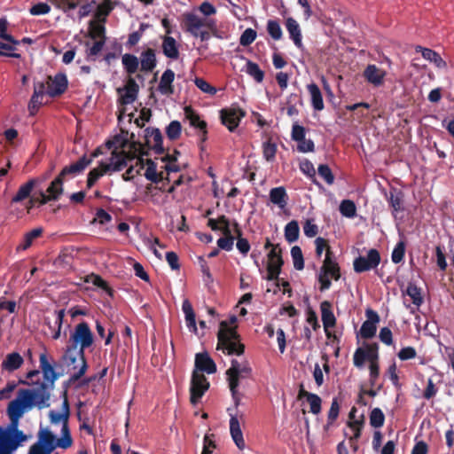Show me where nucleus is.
I'll list each match as a JSON object with an SVG mask.
<instances>
[{"mask_svg": "<svg viewBox=\"0 0 454 454\" xmlns=\"http://www.w3.org/2000/svg\"><path fill=\"white\" fill-rule=\"evenodd\" d=\"M94 342V335L87 322L82 321L77 324L74 332L70 334L68 345L74 348L79 349L81 367L71 375L69 381L75 382L80 380L88 369V364L85 357V349L90 348Z\"/></svg>", "mask_w": 454, "mask_h": 454, "instance_id": "nucleus-2", "label": "nucleus"}, {"mask_svg": "<svg viewBox=\"0 0 454 454\" xmlns=\"http://www.w3.org/2000/svg\"><path fill=\"white\" fill-rule=\"evenodd\" d=\"M184 23L187 32L192 35L197 36V33L203 27L209 29L215 28V22L207 18H200L194 13L188 12L184 15Z\"/></svg>", "mask_w": 454, "mask_h": 454, "instance_id": "nucleus-11", "label": "nucleus"}, {"mask_svg": "<svg viewBox=\"0 0 454 454\" xmlns=\"http://www.w3.org/2000/svg\"><path fill=\"white\" fill-rule=\"evenodd\" d=\"M89 35L92 39L106 41V27L96 20H90L89 24Z\"/></svg>", "mask_w": 454, "mask_h": 454, "instance_id": "nucleus-39", "label": "nucleus"}, {"mask_svg": "<svg viewBox=\"0 0 454 454\" xmlns=\"http://www.w3.org/2000/svg\"><path fill=\"white\" fill-rule=\"evenodd\" d=\"M185 114H187V118L190 121V124L192 127L198 129L199 131L207 129V122L205 121L200 120L199 114L192 111H189L188 108L185 109Z\"/></svg>", "mask_w": 454, "mask_h": 454, "instance_id": "nucleus-57", "label": "nucleus"}, {"mask_svg": "<svg viewBox=\"0 0 454 454\" xmlns=\"http://www.w3.org/2000/svg\"><path fill=\"white\" fill-rule=\"evenodd\" d=\"M121 63L125 72L130 76L134 74L139 68V59L137 56L125 53L121 57Z\"/></svg>", "mask_w": 454, "mask_h": 454, "instance_id": "nucleus-37", "label": "nucleus"}, {"mask_svg": "<svg viewBox=\"0 0 454 454\" xmlns=\"http://www.w3.org/2000/svg\"><path fill=\"white\" fill-rule=\"evenodd\" d=\"M340 413V403L337 398H333L331 403L330 410L327 414V423L325 426V429L328 430L329 427L332 426L338 419Z\"/></svg>", "mask_w": 454, "mask_h": 454, "instance_id": "nucleus-49", "label": "nucleus"}, {"mask_svg": "<svg viewBox=\"0 0 454 454\" xmlns=\"http://www.w3.org/2000/svg\"><path fill=\"white\" fill-rule=\"evenodd\" d=\"M50 393L47 386L40 383L34 388H20L15 399L7 406V415L10 423L6 427L0 426V451L4 454H13L27 435L19 429L20 419L26 411L36 407L39 410L50 406Z\"/></svg>", "mask_w": 454, "mask_h": 454, "instance_id": "nucleus-1", "label": "nucleus"}, {"mask_svg": "<svg viewBox=\"0 0 454 454\" xmlns=\"http://www.w3.org/2000/svg\"><path fill=\"white\" fill-rule=\"evenodd\" d=\"M237 317L232 315L229 321H222L217 333V349L227 355L240 356L245 351V346L240 342V336L237 332Z\"/></svg>", "mask_w": 454, "mask_h": 454, "instance_id": "nucleus-3", "label": "nucleus"}, {"mask_svg": "<svg viewBox=\"0 0 454 454\" xmlns=\"http://www.w3.org/2000/svg\"><path fill=\"white\" fill-rule=\"evenodd\" d=\"M195 367L200 372L212 374L216 372V365L207 353H198L195 356Z\"/></svg>", "mask_w": 454, "mask_h": 454, "instance_id": "nucleus-25", "label": "nucleus"}, {"mask_svg": "<svg viewBox=\"0 0 454 454\" xmlns=\"http://www.w3.org/2000/svg\"><path fill=\"white\" fill-rule=\"evenodd\" d=\"M127 167V156L124 153H114L109 162L101 161L98 168H94L88 173L87 188L90 189L98 180L108 172L121 171Z\"/></svg>", "mask_w": 454, "mask_h": 454, "instance_id": "nucleus-4", "label": "nucleus"}, {"mask_svg": "<svg viewBox=\"0 0 454 454\" xmlns=\"http://www.w3.org/2000/svg\"><path fill=\"white\" fill-rule=\"evenodd\" d=\"M138 59L140 64V70L142 72H153L157 66L155 51L152 48H147L146 50L143 51Z\"/></svg>", "mask_w": 454, "mask_h": 454, "instance_id": "nucleus-24", "label": "nucleus"}, {"mask_svg": "<svg viewBox=\"0 0 454 454\" xmlns=\"http://www.w3.org/2000/svg\"><path fill=\"white\" fill-rule=\"evenodd\" d=\"M267 32L270 35V37L275 41L280 40L283 36V32L280 24L276 20H268Z\"/></svg>", "mask_w": 454, "mask_h": 454, "instance_id": "nucleus-48", "label": "nucleus"}, {"mask_svg": "<svg viewBox=\"0 0 454 454\" xmlns=\"http://www.w3.org/2000/svg\"><path fill=\"white\" fill-rule=\"evenodd\" d=\"M35 184H36V180L35 179H30L27 183L22 184L19 188L17 193L12 197L11 202L12 204L13 203H19V202H21L24 200L27 199L30 196V194H31V192H32Z\"/></svg>", "mask_w": 454, "mask_h": 454, "instance_id": "nucleus-36", "label": "nucleus"}, {"mask_svg": "<svg viewBox=\"0 0 454 454\" xmlns=\"http://www.w3.org/2000/svg\"><path fill=\"white\" fill-rule=\"evenodd\" d=\"M162 51L167 58L177 59L179 58V50L176 41L171 36H165L162 42Z\"/></svg>", "mask_w": 454, "mask_h": 454, "instance_id": "nucleus-35", "label": "nucleus"}, {"mask_svg": "<svg viewBox=\"0 0 454 454\" xmlns=\"http://www.w3.org/2000/svg\"><path fill=\"white\" fill-rule=\"evenodd\" d=\"M318 175L325 181L327 184H333L334 176L327 164H320L317 168Z\"/></svg>", "mask_w": 454, "mask_h": 454, "instance_id": "nucleus-58", "label": "nucleus"}, {"mask_svg": "<svg viewBox=\"0 0 454 454\" xmlns=\"http://www.w3.org/2000/svg\"><path fill=\"white\" fill-rule=\"evenodd\" d=\"M380 263V252L372 248L368 251L366 256H358L354 260L353 267L356 273H362L376 269Z\"/></svg>", "mask_w": 454, "mask_h": 454, "instance_id": "nucleus-12", "label": "nucleus"}, {"mask_svg": "<svg viewBox=\"0 0 454 454\" xmlns=\"http://www.w3.org/2000/svg\"><path fill=\"white\" fill-rule=\"evenodd\" d=\"M69 417H70V406L67 399V391L63 393V403L61 406V411L57 412L53 410L49 411V419L51 424L58 425L62 424L61 434L71 435L69 429Z\"/></svg>", "mask_w": 454, "mask_h": 454, "instance_id": "nucleus-9", "label": "nucleus"}, {"mask_svg": "<svg viewBox=\"0 0 454 454\" xmlns=\"http://www.w3.org/2000/svg\"><path fill=\"white\" fill-rule=\"evenodd\" d=\"M106 146L109 149L114 148L111 153H124L127 156V162L134 160L137 152L142 149V143L138 141H129V132L122 131L121 134L115 135L113 140L106 142Z\"/></svg>", "mask_w": 454, "mask_h": 454, "instance_id": "nucleus-5", "label": "nucleus"}, {"mask_svg": "<svg viewBox=\"0 0 454 454\" xmlns=\"http://www.w3.org/2000/svg\"><path fill=\"white\" fill-rule=\"evenodd\" d=\"M252 368L247 361L239 363L236 359H232L231 362V367L226 371L228 384L236 382V385H239V381L242 379L250 377Z\"/></svg>", "mask_w": 454, "mask_h": 454, "instance_id": "nucleus-13", "label": "nucleus"}, {"mask_svg": "<svg viewBox=\"0 0 454 454\" xmlns=\"http://www.w3.org/2000/svg\"><path fill=\"white\" fill-rule=\"evenodd\" d=\"M406 294L411 298L413 304L420 306L423 303L420 288L416 285L410 283L406 289Z\"/></svg>", "mask_w": 454, "mask_h": 454, "instance_id": "nucleus-56", "label": "nucleus"}, {"mask_svg": "<svg viewBox=\"0 0 454 454\" xmlns=\"http://www.w3.org/2000/svg\"><path fill=\"white\" fill-rule=\"evenodd\" d=\"M331 248H327L323 265L318 274V282L320 283V291H325L331 287L332 282L330 277L334 280L340 278V269L338 262L333 258Z\"/></svg>", "mask_w": 454, "mask_h": 454, "instance_id": "nucleus-6", "label": "nucleus"}, {"mask_svg": "<svg viewBox=\"0 0 454 454\" xmlns=\"http://www.w3.org/2000/svg\"><path fill=\"white\" fill-rule=\"evenodd\" d=\"M90 164L91 159H88L87 155L84 154L76 162L64 167L59 174L63 178L68 175H77L82 173Z\"/></svg>", "mask_w": 454, "mask_h": 454, "instance_id": "nucleus-26", "label": "nucleus"}, {"mask_svg": "<svg viewBox=\"0 0 454 454\" xmlns=\"http://www.w3.org/2000/svg\"><path fill=\"white\" fill-rule=\"evenodd\" d=\"M245 111L239 106L223 108L220 111L222 124L226 126L231 132H233L238 128L241 119L245 117Z\"/></svg>", "mask_w": 454, "mask_h": 454, "instance_id": "nucleus-14", "label": "nucleus"}, {"mask_svg": "<svg viewBox=\"0 0 454 454\" xmlns=\"http://www.w3.org/2000/svg\"><path fill=\"white\" fill-rule=\"evenodd\" d=\"M215 434H206L203 438V449L201 454H212L213 450L216 448L215 441Z\"/></svg>", "mask_w": 454, "mask_h": 454, "instance_id": "nucleus-60", "label": "nucleus"}, {"mask_svg": "<svg viewBox=\"0 0 454 454\" xmlns=\"http://www.w3.org/2000/svg\"><path fill=\"white\" fill-rule=\"evenodd\" d=\"M145 163H146V169H145V172L144 175L147 180H149L154 184H159L160 182H161L163 180H167L168 182H169L168 176L164 177L163 172H160V173L157 172V165L153 160L147 159Z\"/></svg>", "mask_w": 454, "mask_h": 454, "instance_id": "nucleus-30", "label": "nucleus"}, {"mask_svg": "<svg viewBox=\"0 0 454 454\" xmlns=\"http://www.w3.org/2000/svg\"><path fill=\"white\" fill-rule=\"evenodd\" d=\"M219 222L223 225L221 231L223 237L218 239L217 246L223 250L231 251L233 247L235 237L231 234L230 221L224 215H222L219 216Z\"/></svg>", "mask_w": 454, "mask_h": 454, "instance_id": "nucleus-21", "label": "nucleus"}, {"mask_svg": "<svg viewBox=\"0 0 454 454\" xmlns=\"http://www.w3.org/2000/svg\"><path fill=\"white\" fill-rule=\"evenodd\" d=\"M175 79V73L171 69H167L163 72L158 86V90L162 95H171L174 93L173 82Z\"/></svg>", "mask_w": 454, "mask_h": 454, "instance_id": "nucleus-28", "label": "nucleus"}, {"mask_svg": "<svg viewBox=\"0 0 454 454\" xmlns=\"http://www.w3.org/2000/svg\"><path fill=\"white\" fill-rule=\"evenodd\" d=\"M145 145L149 149H153L156 154H163L165 148L163 147L162 135L157 128H147L145 130Z\"/></svg>", "mask_w": 454, "mask_h": 454, "instance_id": "nucleus-19", "label": "nucleus"}, {"mask_svg": "<svg viewBox=\"0 0 454 454\" xmlns=\"http://www.w3.org/2000/svg\"><path fill=\"white\" fill-rule=\"evenodd\" d=\"M300 235V227L296 220H292L285 227V239L288 243H294L298 240Z\"/></svg>", "mask_w": 454, "mask_h": 454, "instance_id": "nucleus-38", "label": "nucleus"}, {"mask_svg": "<svg viewBox=\"0 0 454 454\" xmlns=\"http://www.w3.org/2000/svg\"><path fill=\"white\" fill-rule=\"evenodd\" d=\"M405 254V244L403 241H400L396 244L395 247L392 254L391 259L394 263H399L401 262Z\"/></svg>", "mask_w": 454, "mask_h": 454, "instance_id": "nucleus-59", "label": "nucleus"}, {"mask_svg": "<svg viewBox=\"0 0 454 454\" xmlns=\"http://www.w3.org/2000/svg\"><path fill=\"white\" fill-rule=\"evenodd\" d=\"M416 51L421 52L422 57L434 63L439 68H445L447 67L446 62L442 59V57L434 51L424 48L422 46H416Z\"/></svg>", "mask_w": 454, "mask_h": 454, "instance_id": "nucleus-31", "label": "nucleus"}, {"mask_svg": "<svg viewBox=\"0 0 454 454\" xmlns=\"http://www.w3.org/2000/svg\"><path fill=\"white\" fill-rule=\"evenodd\" d=\"M138 91V84L134 78L129 76L125 86L117 90V92L120 95V103L121 105L132 104L137 100Z\"/></svg>", "mask_w": 454, "mask_h": 454, "instance_id": "nucleus-18", "label": "nucleus"}, {"mask_svg": "<svg viewBox=\"0 0 454 454\" xmlns=\"http://www.w3.org/2000/svg\"><path fill=\"white\" fill-rule=\"evenodd\" d=\"M291 256L294 262V267L297 270L304 269V258L302 251L299 246H294L291 248Z\"/></svg>", "mask_w": 454, "mask_h": 454, "instance_id": "nucleus-52", "label": "nucleus"}, {"mask_svg": "<svg viewBox=\"0 0 454 454\" xmlns=\"http://www.w3.org/2000/svg\"><path fill=\"white\" fill-rule=\"evenodd\" d=\"M385 422V415L380 408H374L370 413V425L374 428L381 427Z\"/></svg>", "mask_w": 454, "mask_h": 454, "instance_id": "nucleus-54", "label": "nucleus"}, {"mask_svg": "<svg viewBox=\"0 0 454 454\" xmlns=\"http://www.w3.org/2000/svg\"><path fill=\"white\" fill-rule=\"evenodd\" d=\"M42 234H43L42 228H35V229H33L32 231L27 232L24 235L22 243H20L18 246L17 249L18 250H27L28 247H31V245L33 244V241L35 239L39 238Z\"/></svg>", "mask_w": 454, "mask_h": 454, "instance_id": "nucleus-41", "label": "nucleus"}, {"mask_svg": "<svg viewBox=\"0 0 454 454\" xmlns=\"http://www.w3.org/2000/svg\"><path fill=\"white\" fill-rule=\"evenodd\" d=\"M40 368L42 370L43 379L46 382H43L45 384L49 389V393L54 387L55 381L59 378V374L57 373L54 370L53 365L49 362L48 356L46 353H42L39 356ZM41 382L37 383L36 387Z\"/></svg>", "mask_w": 454, "mask_h": 454, "instance_id": "nucleus-17", "label": "nucleus"}, {"mask_svg": "<svg viewBox=\"0 0 454 454\" xmlns=\"http://www.w3.org/2000/svg\"><path fill=\"white\" fill-rule=\"evenodd\" d=\"M321 318L325 332L329 328H333L336 325V318L332 309V303L328 301H324L320 304Z\"/></svg>", "mask_w": 454, "mask_h": 454, "instance_id": "nucleus-27", "label": "nucleus"}, {"mask_svg": "<svg viewBox=\"0 0 454 454\" xmlns=\"http://www.w3.org/2000/svg\"><path fill=\"white\" fill-rule=\"evenodd\" d=\"M365 317L366 320L362 324L359 333L363 339H371L376 334L377 325L380 323V317L371 308L365 309Z\"/></svg>", "mask_w": 454, "mask_h": 454, "instance_id": "nucleus-15", "label": "nucleus"}, {"mask_svg": "<svg viewBox=\"0 0 454 454\" xmlns=\"http://www.w3.org/2000/svg\"><path fill=\"white\" fill-rule=\"evenodd\" d=\"M388 203L390 207L393 208V212L396 213L398 211H402L403 208V193L400 191L394 190L390 192Z\"/></svg>", "mask_w": 454, "mask_h": 454, "instance_id": "nucleus-46", "label": "nucleus"}, {"mask_svg": "<svg viewBox=\"0 0 454 454\" xmlns=\"http://www.w3.org/2000/svg\"><path fill=\"white\" fill-rule=\"evenodd\" d=\"M195 85L203 92L207 93L209 95H215L216 93V88L209 84L203 78L197 77L194 80Z\"/></svg>", "mask_w": 454, "mask_h": 454, "instance_id": "nucleus-64", "label": "nucleus"}, {"mask_svg": "<svg viewBox=\"0 0 454 454\" xmlns=\"http://www.w3.org/2000/svg\"><path fill=\"white\" fill-rule=\"evenodd\" d=\"M307 90L310 95L313 108L316 111H322L325 105L319 87L316 83H310L307 85Z\"/></svg>", "mask_w": 454, "mask_h": 454, "instance_id": "nucleus-34", "label": "nucleus"}, {"mask_svg": "<svg viewBox=\"0 0 454 454\" xmlns=\"http://www.w3.org/2000/svg\"><path fill=\"white\" fill-rule=\"evenodd\" d=\"M68 86L67 77L63 73H58L54 76H48L46 93L56 98L61 96Z\"/></svg>", "mask_w": 454, "mask_h": 454, "instance_id": "nucleus-16", "label": "nucleus"}, {"mask_svg": "<svg viewBox=\"0 0 454 454\" xmlns=\"http://www.w3.org/2000/svg\"><path fill=\"white\" fill-rule=\"evenodd\" d=\"M209 382L206 376L194 371L192 375L190 387V402L195 405L209 388Z\"/></svg>", "mask_w": 454, "mask_h": 454, "instance_id": "nucleus-10", "label": "nucleus"}, {"mask_svg": "<svg viewBox=\"0 0 454 454\" xmlns=\"http://www.w3.org/2000/svg\"><path fill=\"white\" fill-rule=\"evenodd\" d=\"M364 422V415H361V418L359 419L348 422V427L354 432L353 436H351L349 438L350 442L356 441L360 438Z\"/></svg>", "mask_w": 454, "mask_h": 454, "instance_id": "nucleus-55", "label": "nucleus"}, {"mask_svg": "<svg viewBox=\"0 0 454 454\" xmlns=\"http://www.w3.org/2000/svg\"><path fill=\"white\" fill-rule=\"evenodd\" d=\"M147 25L145 23H141L139 26V29L129 35L128 41L125 45L127 48L131 49L135 45H137L141 40L145 30L147 28Z\"/></svg>", "mask_w": 454, "mask_h": 454, "instance_id": "nucleus-51", "label": "nucleus"}, {"mask_svg": "<svg viewBox=\"0 0 454 454\" xmlns=\"http://www.w3.org/2000/svg\"><path fill=\"white\" fill-rule=\"evenodd\" d=\"M227 411L229 412V415L231 417L230 419V433L231 435V438L238 447L239 450H243L246 447L245 440L243 437V433L240 427V423L239 420V418L236 413H232V410L231 408L227 409Z\"/></svg>", "mask_w": 454, "mask_h": 454, "instance_id": "nucleus-20", "label": "nucleus"}, {"mask_svg": "<svg viewBox=\"0 0 454 454\" xmlns=\"http://www.w3.org/2000/svg\"><path fill=\"white\" fill-rule=\"evenodd\" d=\"M286 28L289 33L290 39L294 42V45L300 49H303L302 35L299 23L293 17H289L285 22Z\"/></svg>", "mask_w": 454, "mask_h": 454, "instance_id": "nucleus-23", "label": "nucleus"}, {"mask_svg": "<svg viewBox=\"0 0 454 454\" xmlns=\"http://www.w3.org/2000/svg\"><path fill=\"white\" fill-rule=\"evenodd\" d=\"M63 180L64 178L59 174L47 189V192L54 200H57L63 192Z\"/></svg>", "mask_w": 454, "mask_h": 454, "instance_id": "nucleus-42", "label": "nucleus"}, {"mask_svg": "<svg viewBox=\"0 0 454 454\" xmlns=\"http://www.w3.org/2000/svg\"><path fill=\"white\" fill-rule=\"evenodd\" d=\"M85 282L92 283L94 286L105 290L108 294H113L112 288L108 286L107 282L105 281L100 276L96 274H90L86 277Z\"/></svg>", "mask_w": 454, "mask_h": 454, "instance_id": "nucleus-50", "label": "nucleus"}, {"mask_svg": "<svg viewBox=\"0 0 454 454\" xmlns=\"http://www.w3.org/2000/svg\"><path fill=\"white\" fill-rule=\"evenodd\" d=\"M17 45L5 41H0V56L20 59L21 55L15 52Z\"/></svg>", "mask_w": 454, "mask_h": 454, "instance_id": "nucleus-45", "label": "nucleus"}, {"mask_svg": "<svg viewBox=\"0 0 454 454\" xmlns=\"http://www.w3.org/2000/svg\"><path fill=\"white\" fill-rule=\"evenodd\" d=\"M63 361L67 366H73V370H79L81 367L79 349L67 346L64 355Z\"/></svg>", "mask_w": 454, "mask_h": 454, "instance_id": "nucleus-33", "label": "nucleus"}, {"mask_svg": "<svg viewBox=\"0 0 454 454\" xmlns=\"http://www.w3.org/2000/svg\"><path fill=\"white\" fill-rule=\"evenodd\" d=\"M262 153L263 157L267 161H272L275 159L277 153V145L275 143H271L270 141H267L263 143L262 145Z\"/></svg>", "mask_w": 454, "mask_h": 454, "instance_id": "nucleus-61", "label": "nucleus"}, {"mask_svg": "<svg viewBox=\"0 0 454 454\" xmlns=\"http://www.w3.org/2000/svg\"><path fill=\"white\" fill-rule=\"evenodd\" d=\"M246 72L248 75L253 77L256 82H262L264 78V72L260 68L259 65L247 60L246 65Z\"/></svg>", "mask_w": 454, "mask_h": 454, "instance_id": "nucleus-43", "label": "nucleus"}, {"mask_svg": "<svg viewBox=\"0 0 454 454\" xmlns=\"http://www.w3.org/2000/svg\"><path fill=\"white\" fill-rule=\"evenodd\" d=\"M307 402L310 406V412L313 414H319L322 409V399L317 394H313L309 395V398L307 399Z\"/></svg>", "mask_w": 454, "mask_h": 454, "instance_id": "nucleus-62", "label": "nucleus"}, {"mask_svg": "<svg viewBox=\"0 0 454 454\" xmlns=\"http://www.w3.org/2000/svg\"><path fill=\"white\" fill-rule=\"evenodd\" d=\"M270 200L280 208L286 207L287 205L288 196L285 187L278 186L270 191Z\"/></svg>", "mask_w": 454, "mask_h": 454, "instance_id": "nucleus-32", "label": "nucleus"}, {"mask_svg": "<svg viewBox=\"0 0 454 454\" xmlns=\"http://www.w3.org/2000/svg\"><path fill=\"white\" fill-rule=\"evenodd\" d=\"M267 263V280L279 282V274L281 272L284 260L282 257V248L279 244H276L268 254Z\"/></svg>", "mask_w": 454, "mask_h": 454, "instance_id": "nucleus-8", "label": "nucleus"}, {"mask_svg": "<svg viewBox=\"0 0 454 454\" xmlns=\"http://www.w3.org/2000/svg\"><path fill=\"white\" fill-rule=\"evenodd\" d=\"M364 348L366 351L367 360L372 363V361H378L379 358V346L377 343H365Z\"/></svg>", "mask_w": 454, "mask_h": 454, "instance_id": "nucleus-63", "label": "nucleus"}, {"mask_svg": "<svg viewBox=\"0 0 454 454\" xmlns=\"http://www.w3.org/2000/svg\"><path fill=\"white\" fill-rule=\"evenodd\" d=\"M363 76L369 83L380 87L384 83L386 71L374 64H370L364 70Z\"/></svg>", "mask_w": 454, "mask_h": 454, "instance_id": "nucleus-22", "label": "nucleus"}, {"mask_svg": "<svg viewBox=\"0 0 454 454\" xmlns=\"http://www.w3.org/2000/svg\"><path fill=\"white\" fill-rule=\"evenodd\" d=\"M73 442L72 435L61 434L60 438H56L49 429H41L38 433V441L35 444H39L43 450L51 453L56 448L66 450L71 447Z\"/></svg>", "mask_w": 454, "mask_h": 454, "instance_id": "nucleus-7", "label": "nucleus"}, {"mask_svg": "<svg viewBox=\"0 0 454 454\" xmlns=\"http://www.w3.org/2000/svg\"><path fill=\"white\" fill-rule=\"evenodd\" d=\"M114 6L111 0H103L97 7L95 18L101 22H106V17L114 10Z\"/></svg>", "mask_w": 454, "mask_h": 454, "instance_id": "nucleus-40", "label": "nucleus"}, {"mask_svg": "<svg viewBox=\"0 0 454 454\" xmlns=\"http://www.w3.org/2000/svg\"><path fill=\"white\" fill-rule=\"evenodd\" d=\"M340 214L348 218H353L356 215V207L353 200H344L340 205Z\"/></svg>", "mask_w": 454, "mask_h": 454, "instance_id": "nucleus-47", "label": "nucleus"}, {"mask_svg": "<svg viewBox=\"0 0 454 454\" xmlns=\"http://www.w3.org/2000/svg\"><path fill=\"white\" fill-rule=\"evenodd\" d=\"M182 125L178 121H172L166 128V134L169 140L175 141L181 136Z\"/></svg>", "mask_w": 454, "mask_h": 454, "instance_id": "nucleus-53", "label": "nucleus"}, {"mask_svg": "<svg viewBox=\"0 0 454 454\" xmlns=\"http://www.w3.org/2000/svg\"><path fill=\"white\" fill-rule=\"evenodd\" d=\"M24 363L23 357L18 352L7 354L3 360L1 367L9 372L18 370Z\"/></svg>", "mask_w": 454, "mask_h": 454, "instance_id": "nucleus-29", "label": "nucleus"}, {"mask_svg": "<svg viewBox=\"0 0 454 454\" xmlns=\"http://www.w3.org/2000/svg\"><path fill=\"white\" fill-rule=\"evenodd\" d=\"M56 8L67 12L75 9L83 0H47Z\"/></svg>", "mask_w": 454, "mask_h": 454, "instance_id": "nucleus-44", "label": "nucleus"}]
</instances>
